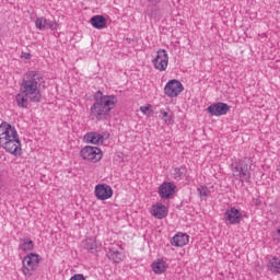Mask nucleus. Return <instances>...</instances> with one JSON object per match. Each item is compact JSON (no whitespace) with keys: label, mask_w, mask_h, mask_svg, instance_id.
<instances>
[{"label":"nucleus","mask_w":280,"mask_h":280,"mask_svg":"<svg viewBox=\"0 0 280 280\" xmlns=\"http://www.w3.org/2000/svg\"><path fill=\"white\" fill-rule=\"evenodd\" d=\"M187 176V166L182 165L173 168L172 177L174 180H183Z\"/></svg>","instance_id":"aec40b11"},{"label":"nucleus","mask_w":280,"mask_h":280,"mask_svg":"<svg viewBox=\"0 0 280 280\" xmlns=\"http://www.w3.org/2000/svg\"><path fill=\"white\" fill-rule=\"evenodd\" d=\"M0 145L5 150V152H9V154H12L13 156H21V154H23L19 136H15L13 140L5 141Z\"/></svg>","instance_id":"6e6552de"},{"label":"nucleus","mask_w":280,"mask_h":280,"mask_svg":"<svg viewBox=\"0 0 280 280\" xmlns=\"http://www.w3.org/2000/svg\"><path fill=\"white\" fill-rule=\"evenodd\" d=\"M94 103L90 108V116L96 121H104L110 117V110L115 108L117 104V96L115 95H104L102 91H97L93 95Z\"/></svg>","instance_id":"f257e3e1"},{"label":"nucleus","mask_w":280,"mask_h":280,"mask_svg":"<svg viewBox=\"0 0 280 280\" xmlns=\"http://www.w3.org/2000/svg\"><path fill=\"white\" fill-rule=\"evenodd\" d=\"M35 27L37 30H40L42 32H44L45 30H47V19H45L44 16L42 18H37L35 20Z\"/></svg>","instance_id":"b1692460"},{"label":"nucleus","mask_w":280,"mask_h":280,"mask_svg":"<svg viewBox=\"0 0 280 280\" xmlns=\"http://www.w3.org/2000/svg\"><path fill=\"white\" fill-rule=\"evenodd\" d=\"M94 196L97 200H108L113 198V187L108 184H98L94 188Z\"/></svg>","instance_id":"f8f14e48"},{"label":"nucleus","mask_w":280,"mask_h":280,"mask_svg":"<svg viewBox=\"0 0 280 280\" xmlns=\"http://www.w3.org/2000/svg\"><path fill=\"white\" fill-rule=\"evenodd\" d=\"M46 30H58V22L46 20Z\"/></svg>","instance_id":"bb28decb"},{"label":"nucleus","mask_w":280,"mask_h":280,"mask_svg":"<svg viewBox=\"0 0 280 280\" xmlns=\"http://www.w3.org/2000/svg\"><path fill=\"white\" fill-rule=\"evenodd\" d=\"M183 91H185L183 83L176 79L170 80L164 86V93L167 97H178Z\"/></svg>","instance_id":"9d476101"},{"label":"nucleus","mask_w":280,"mask_h":280,"mask_svg":"<svg viewBox=\"0 0 280 280\" xmlns=\"http://www.w3.org/2000/svg\"><path fill=\"white\" fill-rule=\"evenodd\" d=\"M171 244L177 248H183V246H187V244H189V235L185 233H177L172 237Z\"/></svg>","instance_id":"2eb2a0df"},{"label":"nucleus","mask_w":280,"mask_h":280,"mask_svg":"<svg viewBox=\"0 0 280 280\" xmlns=\"http://www.w3.org/2000/svg\"><path fill=\"white\" fill-rule=\"evenodd\" d=\"M121 253L115 250L110 253V258L114 259L115 264H119V261H121V258L119 257Z\"/></svg>","instance_id":"cd10ccee"},{"label":"nucleus","mask_w":280,"mask_h":280,"mask_svg":"<svg viewBox=\"0 0 280 280\" xmlns=\"http://www.w3.org/2000/svg\"><path fill=\"white\" fill-rule=\"evenodd\" d=\"M152 65L156 71H167V66L170 65V55H167V50L159 49L155 58L152 60Z\"/></svg>","instance_id":"423d86ee"},{"label":"nucleus","mask_w":280,"mask_h":280,"mask_svg":"<svg viewBox=\"0 0 280 280\" xmlns=\"http://www.w3.org/2000/svg\"><path fill=\"white\" fill-rule=\"evenodd\" d=\"M151 268L155 275H163L167 270V262L163 259H158L152 262Z\"/></svg>","instance_id":"6ab92c4d"},{"label":"nucleus","mask_w":280,"mask_h":280,"mask_svg":"<svg viewBox=\"0 0 280 280\" xmlns=\"http://www.w3.org/2000/svg\"><path fill=\"white\" fill-rule=\"evenodd\" d=\"M19 250H22L23 253H27V250H34V241L31 238H21Z\"/></svg>","instance_id":"4be33fe9"},{"label":"nucleus","mask_w":280,"mask_h":280,"mask_svg":"<svg viewBox=\"0 0 280 280\" xmlns=\"http://www.w3.org/2000/svg\"><path fill=\"white\" fill-rule=\"evenodd\" d=\"M38 254L31 253L26 255L22 260V272L25 277H32L36 266H38Z\"/></svg>","instance_id":"20e7f679"},{"label":"nucleus","mask_w":280,"mask_h":280,"mask_svg":"<svg viewBox=\"0 0 280 280\" xmlns=\"http://www.w3.org/2000/svg\"><path fill=\"white\" fill-rule=\"evenodd\" d=\"M268 270H270V272H273L275 275H280V258L279 257H272L271 259H269Z\"/></svg>","instance_id":"412c9836"},{"label":"nucleus","mask_w":280,"mask_h":280,"mask_svg":"<svg viewBox=\"0 0 280 280\" xmlns=\"http://www.w3.org/2000/svg\"><path fill=\"white\" fill-rule=\"evenodd\" d=\"M159 10H161V8H159V4L148 5L147 14L151 19H156V16H159Z\"/></svg>","instance_id":"5701e85b"},{"label":"nucleus","mask_w":280,"mask_h":280,"mask_svg":"<svg viewBox=\"0 0 280 280\" xmlns=\"http://www.w3.org/2000/svg\"><path fill=\"white\" fill-rule=\"evenodd\" d=\"M90 23L95 30H104L106 27V18L104 15H93L90 19Z\"/></svg>","instance_id":"a211bd4d"},{"label":"nucleus","mask_w":280,"mask_h":280,"mask_svg":"<svg viewBox=\"0 0 280 280\" xmlns=\"http://www.w3.org/2000/svg\"><path fill=\"white\" fill-rule=\"evenodd\" d=\"M80 155L83 161H91V163H97L102 161V149L97 147L86 145L80 151Z\"/></svg>","instance_id":"39448f33"},{"label":"nucleus","mask_w":280,"mask_h":280,"mask_svg":"<svg viewBox=\"0 0 280 280\" xmlns=\"http://www.w3.org/2000/svg\"><path fill=\"white\" fill-rule=\"evenodd\" d=\"M18 136L19 132L12 125L5 121L0 124V145L5 141H12Z\"/></svg>","instance_id":"0eeeda50"},{"label":"nucleus","mask_w":280,"mask_h":280,"mask_svg":"<svg viewBox=\"0 0 280 280\" xmlns=\"http://www.w3.org/2000/svg\"><path fill=\"white\" fill-rule=\"evenodd\" d=\"M167 207L163 203H156L152 207V215L158 218V220H163V218H167Z\"/></svg>","instance_id":"dca6fc26"},{"label":"nucleus","mask_w":280,"mask_h":280,"mask_svg":"<svg viewBox=\"0 0 280 280\" xmlns=\"http://www.w3.org/2000/svg\"><path fill=\"white\" fill-rule=\"evenodd\" d=\"M84 141H86V143H93L94 145H100V143H104V136L97 132H88L84 136Z\"/></svg>","instance_id":"f3484780"},{"label":"nucleus","mask_w":280,"mask_h":280,"mask_svg":"<svg viewBox=\"0 0 280 280\" xmlns=\"http://www.w3.org/2000/svg\"><path fill=\"white\" fill-rule=\"evenodd\" d=\"M22 58H24V60H32V54H30V52H22Z\"/></svg>","instance_id":"2f4dec72"},{"label":"nucleus","mask_w":280,"mask_h":280,"mask_svg":"<svg viewBox=\"0 0 280 280\" xmlns=\"http://www.w3.org/2000/svg\"><path fill=\"white\" fill-rule=\"evenodd\" d=\"M162 113V119L165 121V124H172V115H170L167 112H161Z\"/></svg>","instance_id":"c85d7f7f"},{"label":"nucleus","mask_w":280,"mask_h":280,"mask_svg":"<svg viewBox=\"0 0 280 280\" xmlns=\"http://www.w3.org/2000/svg\"><path fill=\"white\" fill-rule=\"evenodd\" d=\"M85 250H88L89 253H97V243H95V241L89 238L85 242L84 245Z\"/></svg>","instance_id":"393cba45"},{"label":"nucleus","mask_w":280,"mask_h":280,"mask_svg":"<svg viewBox=\"0 0 280 280\" xmlns=\"http://www.w3.org/2000/svg\"><path fill=\"white\" fill-rule=\"evenodd\" d=\"M70 280H86V278L84 277V275L82 273H77V275H73Z\"/></svg>","instance_id":"7c9ffc66"},{"label":"nucleus","mask_w":280,"mask_h":280,"mask_svg":"<svg viewBox=\"0 0 280 280\" xmlns=\"http://www.w3.org/2000/svg\"><path fill=\"white\" fill-rule=\"evenodd\" d=\"M148 1L149 3H151L149 5H159V0H148Z\"/></svg>","instance_id":"72a5a7b5"},{"label":"nucleus","mask_w":280,"mask_h":280,"mask_svg":"<svg viewBox=\"0 0 280 280\" xmlns=\"http://www.w3.org/2000/svg\"><path fill=\"white\" fill-rule=\"evenodd\" d=\"M232 176L240 183H250V170H253V160L245 158L231 164Z\"/></svg>","instance_id":"7ed1b4c3"},{"label":"nucleus","mask_w":280,"mask_h":280,"mask_svg":"<svg viewBox=\"0 0 280 280\" xmlns=\"http://www.w3.org/2000/svg\"><path fill=\"white\" fill-rule=\"evenodd\" d=\"M224 220L226 224H240L243 220L242 211L235 207H231L224 212Z\"/></svg>","instance_id":"ddd939ff"},{"label":"nucleus","mask_w":280,"mask_h":280,"mask_svg":"<svg viewBox=\"0 0 280 280\" xmlns=\"http://www.w3.org/2000/svg\"><path fill=\"white\" fill-rule=\"evenodd\" d=\"M15 102L19 108H27V106H30V102H33L34 104L40 103L37 98L33 100L30 95H25L21 90L15 96Z\"/></svg>","instance_id":"4468645a"},{"label":"nucleus","mask_w":280,"mask_h":280,"mask_svg":"<svg viewBox=\"0 0 280 280\" xmlns=\"http://www.w3.org/2000/svg\"><path fill=\"white\" fill-rule=\"evenodd\" d=\"M197 191L201 200H207V198H209V194H211V191H209V188L207 186L198 187Z\"/></svg>","instance_id":"a878e982"},{"label":"nucleus","mask_w":280,"mask_h":280,"mask_svg":"<svg viewBox=\"0 0 280 280\" xmlns=\"http://www.w3.org/2000/svg\"><path fill=\"white\" fill-rule=\"evenodd\" d=\"M43 73L36 70H28L22 78L20 91L23 94L31 96L33 100L43 102V94L40 93V84H43Z\"/></svg>","instance_id":"f03ea898"},{"label":"nucleus","mask_w":280,"mask_h":280,"mask_svg":"<svg viewBox=\"0 0 280 280\" xmlns=\"http://www.w3.org/2000/svg\"><path fill=\"white\" fill-rule=\"evenodd\" d=\"M158 194L162 200H172L176 194V184L172 182H163L158 189Z\"/></svg>","instance_id":"1a4fd4ad"},{"label":"nucleus","mask_w":280,"mask_h":280,"mask_svg":"<svg viewBox=\"0 0 280 280\" xmlns=\"http://www.w3.org/2000/svg\"><path fill=\"white\" fill-rule=\"evenodd\" d=\"M140 110H141V113H148V110H150V107H148V106H141V107H140Z\"/></svg>","instance_id":"473e14b6"},{"label":"nucleus","mask_w":280,"mask_h":280,"mask_svg":"<svg viewBox=\"0 0 280 280\" xmlns=\"http://www.w3.org/2000/svg\"><path fill=\"white\" fill-rule=\"evenodd\" d=\"M231 110V106L226 103L218 102L213 103L207 107V112L212 115V117H222Z\"/></svg>","instance_id":"9b49d317"},{"label":"nucleus","mask_w":280,"mask_h":280,"mask_svg":"<svg viewBox=\"0 0 280 280\" xmlns=\"http://www.w3.org/2000/svg\"><path fill=\"white\" fill-rule=\"evenodd\" d=\"M272 240L276 244H280V226L273 232Z\"/></svg>","instance_id":"c756f323"}]
</instances>
